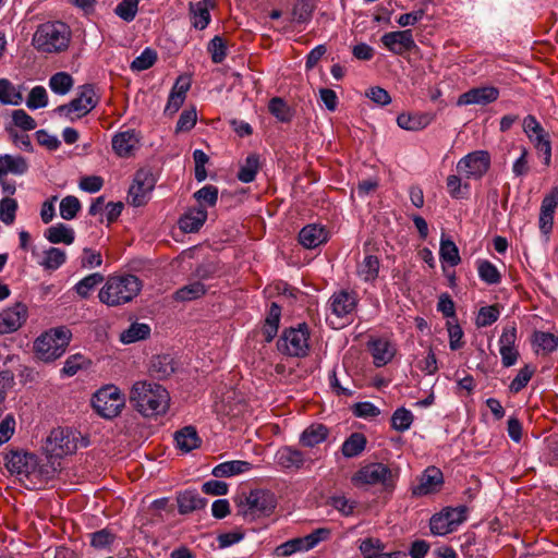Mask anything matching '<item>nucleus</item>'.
I'll return each mask as SVG.
<instances>
[{
  "instance_id": "1",
  "label": "nucleus",
  "mask_w": 558,
  "mask_h": 558,
  "mask_svg": "<svg viewBox=\"0 0 558 558\" xmlns=\"http://www.w3.org/2000/svg\"><path fill=\"white\" fill-rule=\"evenodd\" d=\"M129 399L145 417L165 414L170 402L169 393L161 385L146 380L133 385Z\"/></svg>"
},
{
  "instance_id": "2",
  "label": "nucleus",
  "mask_w": 558,
  "mask_h": 558,
  "mask_svg": "<svg viewBox=\"0 0 558 558\" xmlns=\"http://www.w3.org/2000/svg\"><path fill=\"white\" fill-rule=\"evenodd\" d=\"M72 38L70 26L61 21L38 25L33 35V46L43 53H61L68 50Z\"/></svg>"
},
{
  "instance_id": "3",
  "label": "nucleus",
  "mask_w": 558,
  "mask_h": 558,
  "mask_svg": "<svg viewBox=\"0 0 558 558\" xmlns=\"http://www.w3.org/2000/svg\"><path fill=\"white\" fill-rule=\"evenodd\" d=\"M142 290V281L134 275L110 276L98 293L99 301L108 306L131 302Z\"/></svg>"
},
{
  "instance_id": "4",
  "label": "nucleus",
  "mask_w": 558,
  "mask_h": 558,
  "mask_svg": "<svg viewBox=\"0 0 558 558\" xmlns=\"http://www.w3.org/2000/svg\"><path fill=\"white\" fill-rule=\"evenodd\" d=\"M71 337L72 333L66 327L52 328L35 340L34 351L41 361H54L65 352Z\"/></svg>"
},
{
  "instance_id": "5",
  "label": "nucleus",
  "mask_w": 558,
  "mask_h": 558,
  "mask_svg": "<svg viewBox=\"0 0 558 558\" xmlns=\"http://www.w3.org/2000/svg\"><path fill=\"white\" fill-rule=\"evenodd\" d=\"M277 506V499L268 489L251 490L243 500L238 504V514L246 520L270 515Z\"/></svg>"
},
{
  "instance_id": "6",
  "label": "nucleus",
  "mask_w": 558,
  "mask_h": 558,
  "mask_svg": "<svg viewBox=\"0 0 558 558\" xmlns=\"http://www.w3.org/2000/svg\"><path fill=\"white\" fill-rule=\"evenodd\" d=\"M4 465L11 474L29 481H40L44 476V469L39 466L38 457L34 453L11 449L4 454Z\"/></svg>"
},
{
  "instance_id": "7",
  "label": "nucleus",
  "mask_w": 558,
  "mask_h": 558,
  "mask_svg": "<svg viewBox=\"0 0 558 558\" xmlns=\"http://www.w3.org/2000/svg\"><path fill=\"white\" fill-rule=\"evenodd\" d=\"M94 411L104 418L117 417L125 405V397L114 385H106L92 397Z\"/></svg>"
},
{
  "instance_id": "8",
  "label": "nucleus",
  "mask_w": 558,
  "mask_h": 558,
  "mask_svg": "<svg viewBox=\"0 0 558 558\" xmlns=\"http://www.w3.org/2000/svg\"><path fill=\"white\" fill-rule=\"evenodd\" d=\"M310 329L306 324L283 331L277 342L278 350L289 356L304 357L310 352Z\"/></svg>"
},
{
  "instance_id": "9",
  "label": "nucleus",
  "mask_w": 558,
  "mask_h": 558,
  "mask_svg": "<svg viewBox=\"0 0 558 558\" xmlns=\"http://www.w3.org/2000/svg\"><path fill=\"white\" fill-rule=\"evenodd\" d=\"M99 101L95 87L90 84L83 85L77 96L66 105L59 106L56 111L71 120L82 118L90 112Z\"/></svg>"
},
{
  "instance_id": "10",
  "label": "nucleus",
  "mask_w": 558,
  "mask_h": 558,
  "mask_svg": "<svg viewBox=\"0 0 558 558\" xmlns=\"http://www.w3.org/2000/svg\"><path fill=\"white\" fill-rule=\"evenodd\" d=\"M490 162L492 158L487 150H474L458 161L457 171L466 180H480L489 170Z\"/></svg>"
},
{
  "instance_id": "11",
  "label": "nucleus",
  "mask_w": 558,
  "mask_h": 558,
  "mask_svg": "<svg viewBox=\"0 0 558 558\" xmlns=\"http://www.w3.org/2000/svg\"><path fill=\"white\" fill-rule=\"evenodd\" d=\"M465 520V507L447 508L432 517L429 526L433 534L442 536L457 531Z\"/></svg>"
},
{
  "instance_id": "12",
  "label": "nucleus",
  "mask_w": 558,
  "mask_h": 558,
  "mask_svg": "<svg viewBox=\"0 0 558 558\" xmlns=\"http://www.w3.org/2000/svg\"><path fill=\"white\" fill-rule=\"evenodd\" d=\"M77 450L76 433L70 428L58 427L47 438V451L51 457L62 458Z\"/></svg>"
},
{
  "instance_id": "13",
  "label": "nucleus",
  "mask_w": 558,
  "mask_h": 558,
  "mask_svg": "<svg viewBox=\"0 0 558 558\" xmlns=\"http://www.w3.org/2000/svg\"><path fill=\"white\" fill-rule=\"evenodd\" d=\"M156 182L157 179L151 168L138 169L134 175L133 184L129 190L131 204L136 207L145 205Z\"/></svg>"
},
{
  "instance_id": "14",
  "label": "nucleus",
  "mask_w": 558,
  "mask_h": 558,
  "mask_svg": "<svg viewBox=\"0 0 558 558\" xmlns=\"http://www.w3.org/2000/svg\"><path fill=\"white\" fill-rule=\"evenodd\" d=\"M380 243L374 240H368L364 244V258L357 264V276L368 282L374 281L379 274L380 267Z\"/></svg>"
},
{
  "instance_id": "15",
  "label": "nucleus",
  "mask_w": 558,
  "mask_h": 558,
  "mask_svg": "<svg viewBox=\"0 0 558 558\" xmlns=\"http://www.w3.org/2000/svg\"><path fill=\"white\" fill-rule=\"evenodd\" d=\"M444 483V474L440 469L428 466L417 477V484L412 486L411 493L414 497L435 495L441 490Z\"/></svg>"
},
{
  "instance_id": "16",
  "label": "nucleus",
  "mask_w": 558,
  "mask_h": 558,
  "mask_svg": "<svg viewBox=\"0 0 558 558\" xmlns=\"http://www.w3.org/2000/svg\"><path fill=\"white\" fill-rule=\"evenodd\" d=\"M28 308L17 302L0 312V335H9L17 331L26 323Z\"/></svg>"
},
{
  "instance_id": "17",
  "label": "nucleus",
  "mask_w": 558,
  "mask_h": 558,
  "mask_svg": "<svg viewBox=\"0 0 558 558\" xmlns=\"http://www.w3.org/2000/svg\"><path fill=\"white\" fill-rule=\"evenodd\" d=\"M499 97L498 88L494 86H482L472 88L461 94L457 100L458 106L488 105Z\"/></svg>"
},
{
  "instance_id": "18",
  "label": "nucleus",
  "mask_w": 558,
  "mask_h": 558,
  "mask_svg": "<svg viewBox=\"0 0 558 558\" xmlns=\"http://www.w3.org/2000/svg\"><path fill=\"white\" fill-rule=\"evenodd\" d=\"M523 132L536 150L551 145L550 135L535 116L529 114L522 121Z\"/></svg>"
},
{
  "instance_id": "19",
  "label": "nucleus",
  "mask_w": 558,
  "mask_h": 558,
  "mask_svg": "<svg viewBox=\"0 0 558 558\" xmlns=\"http://www.w3.org/2000/svg\"><path fill=\"white\" fill-rule=\"evenodd\" d=\"M357 305V295L353 291L340 290L335 292L329 299L331 313L337 317H347L351 315Z\"/></svg>"
},
{
  "instance_id": "20",
  "label": "nucleus",
  "mask_w": 558,
  "mask_h": 558,
  "mask_svg": "<svg viewBox=\"0 0 558 558\" xmlns=\"http://www.w3.org/2000/svg\"><path fill=\"white\" fill-rule=\"evenodd\" d=\"M351 482L355 487L384 483V464L374 462L361 466L351 477Z\"/></svg>"
},
{
  "instance_id": "21",
  "label": "nucleus",
  "mask_w": 558,
  "mask_h": 558,
  "mask_svg": "<svg viewBox=\"0 0 558 558\" xmlns=\"http://www.w3.org/2000/svg\"><path fill=\"white\" fill-rule=\"evenodd\" d=\"M215 7V0H199L191 2L189 5V13L192 26L196 29L203 31L210 23L209 10Z\"/></svg>"
},
{
  "instance_id": "22",
  "label": "nucleus",
  "mask_w": 558,
  "mask_h": 558,
  "mask_svg": "<svg viewBox=\"0 0 558 558\" xmlns=\"http://www.w3.org/2000/svg\"><path fill=\"white\" fill-rule=\"evenodd\" d=\"M191 87V81L189 77L185 76H179L170 92L165 113L167 114H174L183 105L186 93L189 92Z\"/></svg>"
},
{
  "instance_id": "23",
  "label": "nucleus",
  "mask_w": 558,
  "mask_h": 558,
  "mask_svg": "<svg viewBox=\"0 0 558 558\" xmlns=\"http://www.w3.org/2000/svg\"><path fill=\"white\" fill-rule=\"evenodd\" d=\"M435 119L430 112H403L398 116V125L407 131H421L426 129Z\"/></svg>"
},
{
  "instance_id": "24",
  "label": "nucleus",
  "mask_w": 558,
  "mask_h": 558,
  "mask_svg": "<svg viewBox=\"0 0 558 558\" xmlns=\"http://www.w3.org/2000/svg\"><path fill=\"white\" fill-rule=\"evenodd\" d=\"M305 461L302 451L289 446L281 447L276 453L277 464L286 470H300Z\"/></svg>"
},
{
  "instance_id": "25",
  "label": "nucleus",
  "mask_w": 558,
  "mask_h": 558,
  "mask_svg": "<svg viewBox=\"0 0 558 558\" xmlns=\"http://www.w3.org/2000/svg\"><path fill=\"white\" fill-rule=\"evenodd\" d=\"M327 231L318 225H307L299 233V241L306 248H315L327 242Z\"/></svg>"
},
{
  "instance_id": "26",
  "label": "nucleus",
  "mask_w": 558,
  "mask_h": 558,
  "mask_svg": "<svg viewBox=\"0 0 558 558\" xmlns=\"http://www.w3.org/2000/svg\"><path fill=\"white\" fill-rule=\"evenodd\" d=\"M207 219V210L203 206L190 208L179 220L183 232H196Z\"/></svg>"
},
{
  "instance_id": "27",
  "label": "nucleus",
  "mask_w": 558,
  "mask_h": 558,
  "mask_svg": "<svg viewBox=\"0 0 558 558\" xmlns=\"http://www.w3.org/2000/svg\"><path fill=\"white\" fill-rule=\"evenodd\" d=\"M414 46L415 44L411 29L397 31L386 34V48L396 53L408 51Z\"/></svg>"
},
{
  "instance_id": "28",
  "label": "nucleus",
  "mask_w": 558,
  "mask_h": 558,
  "mask_svg": "<svg viewBox=\"0 0 558 558\" xmlns=\"http://www.w3.org/2000/svg\"><path fill=\"white\" fill-rule=\"evenodd\" d=\"M137 144L138 138L134 131L121 132L112 138V148L120 157L130 156Z\"/></svg>"
},
{
  "instance_id": "29",
  "label": "nucleus",
  "mask_w": 558,
  "mask_h": 558,
  "mask_svg": "<svg viewBox=\"0 0 558 558\" xmlns=\"http://www.w3.org/2000/svg\"><path fill=\"white\" fill-rule=\"evenodd\" d=\"M174 439L180 450L190 452L201 446V438L193 426H185L175 432Z\"/></svg>"
},
{
  "instance_id": "30",
  "label": "nucleus",
  "mask_w": 558,
  "mask_h": 558,
  "mask_svg": "<svg viewBox=\"0 0 558 558\" xmlns=\"http://www.w3.org/2000/svg\"><path fill=\"white\" fill-rule=\"evenodd\" d=\"M28 170L27 160L23 156L1 155L0 156V175L12 173L22 175Z\"/></svg>"
},
{
  "instance_id": "31",
  "label": "nucleus",
  "mask_w": 558,
  "mask_h": 558,
  "mask_svg": "<svg viewBox=\"0 0 558 558\" xmlns=\"http://www.w3.org/2000/svg\"><path fill=\"white\" fill-rule=\"evenodd\" d=\"M177 501L181 514L203 509L206 506V499L202 498L199 494L194 490H185L179 494Z\"/></svg>"
},
{
  "instance_id": "32",
  "label": "nucleus",
  "mask_w": 558,
  "mask_h": 558,
  "mask_svg": "<svg viewBox=\"0 0 558 558\" xmlns=\"http://www.w3.org/2000/svg\"><path fill=\"white\" fill-rule=\"evenodd\" d=\"M175 371L174 359L169 354L157 355L151 360L150 373L158 379H165Z\"/></svg>"
},
{
  "instance_id": "33",
  "label": "nucleus",
  "mask_w": 558,
  "mask_h": 558,
  "mask_svg": "<svg viewBox=\"0 0 558 558\" xmlns=\"http://www.w3.org/2000/svg\"><path fill=\"white\" fill-rule=\"evenodd\" d=\"M252 469V464L247 461L233 460L227 461L216 465L213 469V475L215 477H228L245 473Z\"/></svg>"
},
{
  "instance_id": "34",
  "label": "nucleus",
  "mask_w": 558,
  "mask_h": 558,
  "mask_svg": "<svg viewBox=\"0 0 558 558\" xmlns=\"http://www.w3.org/2000/svg\"><path fill=\"white\" fill-rule=\"evenodd\" d=\"M328 437V428L323 424H312L304 429L300 441L305 447H315Z\"/></svg>"
},
{
  "instance_id": "35",
  "label": "nucleus",
  "mask_w": 558,
  "mask_h": 558,
  "mask_svg": "<svg viewBox=\"0 0 558 558\" xmlns=\"http://www.w3.org/2000/svg\"><path fill=\"white\" fill-rule=\"evenodd\" d=\"M45 236L50 243H64L68 245L72 244L75 239L73 229L63 223H57L48 228L45 232Z\"/></svg>"
},
{
  "instance_id": "36",
  "label": "nucleus",
  "mask_w": 558,
  "mask_h": 558,
  "mask_svg": "<svg viewBox=\"0 0 558 558\" xmlns=\"http://www.w3.org/2000/svg\"><path fill=\"white\" fill-rule=\"evenodd\" d=\"M366 446V437L362 433L351 434L342 444L341 452L345 458L359 456Z\"/></svg>"
},
{
  "instance_id": "37",
  "label": "nucleus",
  "mask_w": 558,
  "mask_h": 558,
  "mask_svg": "<svg viewBox=\"0 0 558 558\" xmlns=\"http://www.w3.org/2000/svg\"><path fill=\"white\" fill-rule=\"evenodd\" d=\"M460 175L450 174L446 180L448 193L454 199L466 198L470 192V184L464 182Z\"/></svg>"
},
{
  "instance_id": "38",
  "label": "nucleus",
  "mask_w": 558,
  "mask_h": 558,
  "mask_svg": "<svg viewBox=\"0 0 558 558\" xmlns=\"http://www.w3.org/2000/svg\"><path fill=\"white\" fill-rule=\"evenodd\" d=\"M259 168V157L256 154L250 155L246 157L244 163L240 167L238 179L243 183L253 182Z\"/></svg>"
},
{
  "instance_id": "39",
  "label": "nucleus",
  "mask_w": 558,
  "mask_h": 558,
  "mask_svg": "<svg viewBox=\"0 0 558 558\" xmlns=\"http://www.w3.org/2000/svg\"><path fill=\"white\" fill-rule=\"evenodd\" d=\"M206 292H207V289L201 281H194V282H191V283L182 287L181 289H179L174 293V299L177 301H182V302L193 301V300L199 299Z\"/></svg>"
},
{
  "instance_id": "40",
  "label": "nucleus",
  "mask_w": 558,
  "mask_h": 558,
  "mask_svg": "<svg viewBox=\"0 0 558 558\" xmlns=\"http://www.w3.org/2000/svg\"><path fill=\"white\" fill-rule=\"evenodd\" d=\"M150 333V327L147 324L133 323L126 330H124L120 340L123 343H133L146 339Z\"/></svg>"
},
{
  "instance_id": "41",
  "label": "nucleus",
  "mask_w": 558,
  "mask_h": 558,
  "mask_svg": "<svg viewBox=\"0 0 558 558\" xmlns=\"http://www.w3.org/2000/svg\"><path fill=\"white\" fill-rule=\"evenodd\" d=\"M73 77L66 72H57L49 80V87L59 95L68 94L73 87Z\"/></svg>"
},
{
  "instance_id": "42",
  "label": "nucleus",
  "mask_w": 558,
  "mask_h": 558,
  "mask_svg": "<svg viewBox=\"0 0 558 558\" xmlns=\"http://www.w3.org/2000/svg\"><path fill=\"white\" fill-rule=\"evenodd\" d=\"M104 280L105 278L101 274L94 272L80 280L75 284L74 289L82 299H87L90 295V292Z\"/></svg>"
},
{
  "instance_id": "43",
  "label": "nucleus",
  "mask_w": 558,
  "mask_h": 558,
  "mask_svg": "<svg viewBox=\"0 0 558 558\" xmlns=\"http://www.w3.org/2000/svg\"><path fill=\"white\" fill-rule=\"evenodd\" d=\"M23 100L21 92L9 80H0V102L3 105H20Z\"/></svg>"
},
{
  "instance_id": "44",
  "label": "nucleus",
  "mask_w": 558,
  "mask_h": 558,
  "mask_svg": "<svg viewBox=\"0 0 558 558\" xmlns=\"http://www.w3.org/2000/svg\"><path fill=\"white\" fill-rule=\"evenodd\" d=\"M439 255L444 262H447L451 266H457L461 262L457 245L453 241L444 235L440 240Z\"/></svg>"
},
{
  "instance_id": "45",
  "label": "nucleus",
  "mask_w": 558,
  "mask_h": 558,
  "mask_svg": "<svg viewBox=\"0 0 558 558\" xmlns=\"http://www.w3.org/2000/svg\"><path fill=\"white\" fill-rule=\"evenodd\" d=\"M477 272L480 279L487 284H497L500 282V274L497 267L489 260H480L477 263Z\"/></svg>"
},
{
  "instance_id": "46",
  "label": "nucleus",
  "mask_w": 558,
  "mask_h": 558,
  "mask_svg": "<svg viewBox=\"0 0 558 558\" xmlns=\"http://www.w3.org/2000/svg\"><path fill=\"white\" fill-rule=\"evenodd\" d=\"M268 110L280 122H290L292 119V112L290 107L280 97H274L269 100Z\"/></svg>"
},
{
  "instance_id": "47",
  "label": "nucleus",
  "mask_w": 558,
  "mask_h": 558,
  "mask_svg": "<svg viewBox=\"0 0 558 558\" xmlns=\"http://www.w3.org/2000/svg\"><path fill=\"white\" fill-rule=\"evenodd\" d=\"M359 548L364 558H384V546L378 538H365Z\"/></svg>"
},
{
  "instance_id": "48",
  "label": "nucleus",
  "mask_w": 558,
  "mask_h": 558,
  "mask_svg": "<svg viewBox=\"0 0 558 558\" xmlns=\"http://www.w3.org/2000/svg\"><path fill=\"white\" fill-rule=\"evenodd\" d=\"M140 0H122L114 9V13L126 23L132 22L138 11Z\"/></svg>"
},
{
  "instance_id": "49",
  "label": "nucleus",
  "mask_w": 558,
  "mask_h": 558,
  "mask_svg": "<svg viewBox=\"0 0 558 558\" xmlns=\"http://www.w3.org/2000/svg\"><path fill=\"white\" fill-rule=\"evenodd\" d=\"M413 423V414L405 408H400L395 411L391 416V426L399 432L408 430Z\"/></svg>"
},
{
  "instance_id": "50",
  "label": "nucleus",
  "mask_w": 558,
  "mask_h": 558,
  "mask_svg": "<svg viewBox=\"0 0 558 558\" xmlns=\"http://www.w3.org/2000/svg\"><path fill=\"white\" fill-rule=\"evenodd\" d=\"M500 316V310L498 305L483 306L480 308L476 316L477 327H488L498 320Z\"/></svg>"
},
{
  "instance_id": "51",
  "label": "nucleus",
  "mask_w": 558,
  "mask_h": 558,
  "mask_svg": "<svg viewBox=\"0 0 558 558\" xmlns=\"http://www.w3.org/2000/svg\"><path fill=\"white\" fill-rule=\"evenodd\" d=\"M534 344L537 347V351L553 352L558 347V337L554 333L545 331H536L534 333Z\"/></svg>"
},
{
  "instance_id": "52",
  "label": "nucleus",
  "mask_w": 558,
  "mask_h": 558,
  "mask_svg": "<svg viewBox=\"0 0 558 558\" xmlns=\"http://www.w3.org/2000/svg\"><path fill=\"white\" fill-rule=\"evenodd\" d=\"M157 60V53L150 48H146L138 57H136L131 63L132 71H144L154 65Z\"/></svg>"
},
{
  "instance_id": "53",
  "label": "nucleus",
  "mask_w": 558,
  "mask_h": 558,
  "mask_svg": "<svg viewBox=\"0 0 558 558\" xmlns=\"http://www.w3.org/2000/svg\"><path fill=\"white\" fill-rule=\"evenodd\" d=\"M90 361L83 354L76 353L70 355L63 366V373L68 376L75 375L80 369L88 367Z\"/></svg>"
},
{
  "instance_id": "54",
  "label": "nucleus",
  "mask_w": 558,
  "mask_h": 558,
  "mask_svg": "<svg viewBox=\"0 0 558 558\" xmlns=\"http://www.w3.org/2000/svg\"><path fill=\"white\" fill-rule=\"evenodd\" d=\"M65 252L58 247H50L45 251V258L41 265L46 269H58L65 262Z\"/></svg>"
},
{
  "instance_id": "55",
  "label": "nucleus",
  "mask_w": 558,
  "mask_h": 558,
  "mask_svg": "<svg viewBox=\"0 0 558 558\" xmlns=\"http://www.w3.org/2000/svg\"><path fill=\"white\" fill-rule=\"evenodd\" d=\"M80 209L81 203L75 196H65L60 203V216L65 220L75 218Z\"/></svg>"
},
{
  "instance_id": "56",
  "label": "nucleus",
  "mask_w": 558,
  "mask_h": 558,
  "mask_svg": "<svg viewBox=\"0 0 558 558\" xmlns=\"http://www.w3.org/2000/svg\"><path fill=\"white\" fill-rule=\"evenodd\" d=\"M17 210V202L14 198L5 197L0 202V219L7 226H10L15 220Z\"/></svg>"
},
{
  "instance_id": "57",
  "label": "nucleus",
  "mask_w": 558,
  "mask_h": 558,
  "mask_svg": "<svg viewBox=\"0 0 558 558\" xmlns=\"http://www.w3.org/2000/svg\"><path fill=\"white\" fill-rule=\"evenodd\" d=\"M314 5L311 0H298L292 10L294 20L299 23H305L311 20Z\"/></svg>"
},
{
  "instance_id": "58",
  "label": "nucleus",
  "mask_w": 558,
  "mask_h": 558,
  "mask_svg": "<svg viewBox=\"0 0 558 558\" xmlns=\"http://www.w3.org/2000/svg\"><path fill=\"white\" fill-rule=\"evenodd\" d=\"M48 104V96L46 89L43 86H35L31 89L26 105L29 109L44 108Z\"/></svg>"
},
{
  "instance_id": "59",
  "label": "nucleus",
  "mask_w": 558,
  "mask_h": 558,
  "mask_svg": "<svg viewBox=\"0 0 558 558\" xmlns=\"http://www.w3.org/2000/svg\"><path fill=\"white\" fill-rule=\"evenodd\" d=\"M194 198L199 203V206H202V204H206L213 207L218 201V187L210 184L205 185L194 193Z\"/></svg>"
},
{
  "instance_id": "60",
  "label": "nucleus",
  "mask_w": 558,
  "mask_h": 558,
  "mask_svg": "<svg viewBox=\"0 0 558 558\" xmlns=\"http://www.w3.org/2000/svg\"><path fill=\"white\" fill-rule=\"evenodd\" d=\"M533 374L534 368H532L530 365H525L524 367H522L517 374V376L510 383V390L514 393L521 391L529 384Z\"/></svg>"
},
{
  "instance_id": "61",
  "label": "nucleus",
  "mask_w": 558,
  "mask_h": 558,
  "mask_svg": "<svg viewBox=\"0 0 558 558\" xmlns=\"http://www.w3.org/2000/svg\"><path fill=\"white\" fill-rule=\"evenodd\" d=\"M208 51L214 63H221L227 57V47L220 36H215L208 44Z\"/></svg>"
},
{
  "instance_id": "62",
  "label": "nucleus",
  "mask_w": 558,
  "mask_h": 558,
  "mask_svg": "<svg viewBox=\"0 0 558 558\" xmlns=\"http://www.w3.org/2000/svg\"><path fill=\"white\" fill-rule=\"evenodd\" d=\"M529 150L524 146H520V156L513 161L512 172L514 177L521 178L525 177L530 171L529 166Z\"/></svg>"
},
{
  "instance_id": "63",
  "label": "nucleus",
  "mask_w": 558,
  "mask_h": 558,
  "mask_svg": "<svg viewBox=\"0 0 558 558\" xmlns=\"http://www.w3.org/2000/svg\"><path fill=\"white\" fill-rule=\"evenodd\" d=\"M197 114L195 109L184 110L177 122V132H187L192 130L196 123Z\"/></svg>"
},
{
  "instance_id": "64",
  "label": "nucleus",
  "mask_w": 558,
  "mask_h": 558,
  "mask_svg": "<svg viewBox=\"0 0 558 558\" xmlns=\"http://www.w3.org/2000/svg\"><path fill=\"white\" fill-rule=\"evenodd\" d=\"M13 123L24 131H32L36 128L35 120L24 110H14L12 113Z\"/></svg>"
}]
</instances>
